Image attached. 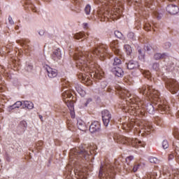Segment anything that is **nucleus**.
I'll return each instance as SVG.
<instances>
[{
  "mask_svg": "<svg viewBox=\"0 0 179 179\" xmlns=\"http://www.w3.org/2000/svg\"><path fill=\"white\" fill-rule=\"evenodd\" d=\"M139 93L147 96L152 100L146 103L145 110L149 114H155V110H158L161 114L166 113L169 106L166 105H162L160 102V92L153 87V85H143L138 90Z\"/></svg>",
  "mask_w": 179,
  "mask_h": 179,
  "instance_id": "nucleus-1",
  "label": "nucleus"
},
{
  "mask_svg": "<svg viewBox=\"0 0 179 179\" xmlns=\"http://www.w3.org/2000/svg\"><path fill=\"white\" fill-rule=\"evenodd\" d=\"M108 52V49L107 48V45H101L98 48H95L92 52H84L79 53V55L76 57L77 59V64H80L82 66H85V65H87V66H89L88 64H90L89 61H92L93 58V55H98V57H104L106 54Z\"/></svg>",
  "mask_w": 179,
  "mask_h": 179,
  "instance_id": "nucleus-2",
  "label": "nucleus"
},
{
  "mask_svg": "<svg viewBox=\"0 0 179 179\" xmlns=\"http://www.w3.org/2000/svg\"><path fill=\"white\" fill-rule=\"evenodd\" d=\"M120 169H121L120 166L115 168L111 165L101 166L99 177L101 179H114V176Z\"/></svg>",
  "mask_w": 179,
  "mask_h": 179,
  "instance_id": "nucleus-3",
  "label": "nucleus"
},
{
  "mask_svg": "<svg viewBox=\"0 0 179 179\" xmlns=\"http://www.w3.org/2000/svg\"><path fill=\"white\" fill-rule=\"evenodd\" d=\"M89 156H90L89 151L85 149L82 148H74L71 150L70 160H71V162H74V163H76L78 162L77 160H80L81 159L89 160Z\"/></svg>",
  "mask_w": 179,
  "mask_h": 179,
  "instance_id": "nucleus-4",
  "label": "nucleus"
},
{
  "mask_svg": "<svg viewBox=\"0 0 179 179\" xmlns=\"http://www.w3.org/2000/svg\"><path fill=\"white\" fill-rule=\"evenodd\" d=\"M117 143H122V145H129L133 148H145V143L143 141H141L136 138H128L124 136H119L117 137Z\"/></svg>",
  "mask_w": 179,
  "mask_h": 179,
  "instance_id": "nucleus-5",
  "label": "nucleus"
},
{
  "mask_svg": "<svg viewBox=\"0 0 179 179\" xmlns=\"http://www.w3.org/2000/svg\"><path fill=\"white\" fill-rule=\"evenodd\" d=\"M166 87L172 94H176L179 92V83L176 79H168L166 83Z\"/></svg>",
  "mask_w": 179,
  "mask_h": 179,
  "instance_id": "nucleus-6",
  "label": "nucleus"
},
{
  "mask_svg": "<svg viewBox=\"0 0 179 179\" xmlns=\"http://www.w3.org/2000/svg\"><path fill=\"white\" fill-rule=\"evenodd\" d=\"M62 97L64 103L66 104L68 108L70 110V111H73V101L71 100H66V99H73V95L72 94V92L68 90H65L64 92L62 93Z\"/></svg>",
  "mask_w": 179,
  "mask_h": 179,
  "instance_id": "nucleus-7",
  "label": "nucleus"
},
{
  "mask_svg": "<svg viewBox=\"0 0 179 179\" xmlns=\"http://www.w3.org/2000/svg\"><path fill=\"white\" fill-rule=\"evenodd\" d=\"M89 131L91 134H97L101 131V124L99 121H94L90 125Z\"/></svg>",
  "mask_w": 179,
  "mask_h": 179,
  "instance_id": "nucleus-8",
  "label": "nucleus"
},
{
  "mask_svg": "<svg viewBox=\"0 0 179 179\" xmlns=\"http://www.w3.org/2000/svg\"><path fill=\"white\" fill-rule=\"evenodd\" d=\"M102 120L105 127H108L110 121H111V113L108 110H103L101 112Z\"/></svg>",
  "mask_w": 179,
  "mask_h": 179,
  "instance_id": "nucleus-9",
  "label": "nucleus"
},
{
  "mask_svg": "<svg viewBox=\"0 0 179 179\" xmlns=\"http://www.w3.org/2000/svg\"><path fill=\"white\" fill-rule=\"evenodd\" d=\"M110 71L114 75L117 76V78H122L124 76V71L120 66H111Z\"/></svg>",
  "mask_w": 179,
  "mask_h": 179,
  "instance_id": "nucleus-10",
  "label": "nucleus"
},
{
  "mask_svg": "<svg viewBox=\"0 0 179 179\" xmlns=\"http://www.w3.org/2000/svg\"><path fill=\"white\" fill-rule=\"evenodd\" d=\"M166 11L169 12L170 15H177L179 12V8L176 5L169 4L166 7Z\"/></svg>",
  "mask_w": 179,
  "mask_h": 179,
  "instance_id": "nucleus-11",
  "label": "nucleus"
},
{
  "mask_svg": "<svg viewBox=\"0 0 179 179\" xmlns=\"http://www.w3.org/2000/svg\"><path fill=\"white\" fill-rule=\"evenodd\" d=\"M110 48L116 55H121V50L118 48V41H113L110 43Z\"/></svg>",
  "mask_w": 179,
  "mask_h": 179,
  "instance_id": "nucleus-12",
  "label": "nucleus"
},
{
  "mask_svg": "<svg viewBox=\"0 0 179 179\" xmlns=\"http://www.w3.org/2000/svg\"><path fill=\"white\" fill-rule=\"evenodd\" d=\"M46 71H47L48 78H57V76L58 75V71H57V69H52L50 66L46 67Z\"/></svg>",
  "mask_w": 179,
  "mask_h": 179,
  "instance_id": "nucleus-13",
  "label": "nucleus"
},
{
  "mask_svg": "<svg viewBox=\"0 0 179 179\" xmlns=\"http://www.w3.org/2000/svg\"><path fill=\"white\" fill-rule=\"evenodd\" d=\"M127 69H139V63L135 60H130L128 63H126Z\"/></svg>",
  "mask_w": 179,
  "mask_h": 179,
  "instance_id": "nucleus-14",
  "label": "nucleus"
},
{
  "mask_svg": "<svg viewBox=\"0 0 179 179\" xmlns=\"http://www.w3.org/2000/svg\"><path fill=\"white\" fill-rule=\"evenodd\" d=\"M62 57V54L61 53V49L57 48L55 50L51 55V58L54 61H58L59 59H61Z\"/></svg>",
  "mask_w": 179,
  "mask_h": 179,
  "instance_id": "nucleus-15",
  "label": "nucleus"
},
{
  "mask_svg": "<svg viewBox=\"0 0 179 179\" xmlns=\"http://www.w3.org/2000/svg\"><path fill=\"white\" fill-rule=\"evenodd\" d=\"M27 128V122L24 120H22L20 122V124L17 126V131H20V132H24Z\"/></svg>",
  "mask_w": 179,
  "mask_h": 179,
  "instance_id": "nucleus-16",
  "label": "nucleus"
},
{
  "mask_svg": "<svg viewBox=\"0 0 179 179\" xmlns=\"http://www.w3.org/2000/svg\"><path fill=\"white\" fill-rule=\"evenodd\" d=\"M77 126L78 129H80V131H85L87 129V127H86V124L85 123V122H83V120H78Z\"/></svg>",
  "mask_w": 179,
  "mask_h": 179,
  "instance_id": "nucleus-17",
  "label": "nucleus"
},
{
  "mask_svg": "<svg viewBox=\"0 0 179 179\" xmlns=\"http://www.w3.org/2000/svg\"><path fill=\"white\" fill-rule=\"evenodd\" d=\"M169 57L167 53H155L154 55V59L159 61V59H166Z\"/></svg>",
  "mask_w": 179,
  "mask_h": 179,
  "instance_id": "nucleus-18",
  "label": "nucleus"
},
{
  "mask_svg": "<svg viewBox=\"0 0 179 179\" xmlns=\"http://www.w3.org/2000/svg\"><path fill=\"white\" fill-rule=\"evenodd\" d=\"M76 92H78V93L80 94L81 97H85V96H86V91H85V90H83L82 87L77 85L76 87Z\"/></svg>",
  "mask_w": 179,
  "mask_h": 179,
  "instance_id": "nucleus-19",
  "label": "nucleus"
},
{
  "mask_svg": "<svg viewBox=\"0 0 179 179\" xmlns=\"http://www.w3.org/2000/svg\"><path fill=\"white\" fill-rule=\"evenodd\" d=\"M24 106L28 108V110H32V108L34 107L33 102L29 101H24Z\"/></svg>",
  "mask_w": 179,
  "mask_h": 179,
  "instance_id": "nucleus-20",
  "label": "nucleus"
},
{
  "mask_svg": "<svg viewBox=\"0 0 179 179\" xmlns=\"http://www.w3.org/2000/svg\"><path fill=\"white\" fill-rule=\"evenodd\" d=\"M74 1V3L76 4V6L75 8H71V10L73 12H76V13H80V7L78 6L79 5V0H73Z\"/></svg>",
  "mask_w": 179,
  "mask_h": 179,
  "instance_id": "nucleus-21",
  "label": "nucleus"
},
{
  "mask_svg": "<svg viewBox=\"0 0 179 179\" xmlns=\"http://www.w3.org/2000/svg\"><path fill=\"white\" fill-rule=\"evenodd\" d=\"M138 53L139 59H143L145 58V50L141 49V48L138 47Z\"/></svg>",
  "mask_w": 179,
  "mask_h": 179,
  "instance_id": "nucleus-22",
  "label": "nucleus"
},
{
  "mask_svg": "<svg viewBox=\"0 0 179 179\" xmlns=\"http://www.w3.org/2000/svg\"><path fill=\"white\" fill-rule=\"evenodd\" d=\"M114 34L117 38H119L120 40H125V38L124 37V35L121 31H115Z\"/></svg>",
  "mask_w": 179,
  "mask_h": 179,
  "instance_id": "nucleus-23",
  "label": "nucleus"
},
{
  "mask_svg": "<svg viewBox=\"0 0 179 179\" xmlns=\"http://www.w3.org/2000/svg\"><path fill=\"white\" fill-rule=\"evenodd\" d=\"M122 62L121 61V59H120V57H115L112 66H120V65H121Z\"/></svg>",
  "mask_w": 179,
  "mask_h": 179,
  "instance_id": "nucleus-24",
  "label": "nucleus"
},
{
  "mask_svg": "<svg viewBox=\"0 0 179 179\" xmlns=\"http://www.w3.org/2000/svg\"><path fill=\"white\" fill-rule=\"evenodd\" d=\"M124 48L127 55H131V54H132V48H131L129 45H125L124 46Z\"/></svg>",
  "mask_w": 179,
  "mask_h": 179,
  "instance_id": "nucleus-25",
  "label": "nucleus"
},
{
  "mask_svg": "<svg viewBox=\"0 0 179 179\" xmlns=\"http://www.w3.org/2000/svg\"><path fill=\"white\" fill-rule=\"evenodd\" d=\"M22 105H23V102L18 101L15 102L13 106H10V107L12 108V110H14V108H19Z\"/></svg>",
  "mask_w": 179,
  "mask_h": 179,
  "instance_id": "nucleus-26",
  "label": "nucleus"
},
{
  "mask_svg": "<svg viewBox=\"0 0 179 179\" xmlns=\"http://www.w3.org/2000/svg\"><path fill=\"white\" fill-rule=\"evenodd\" d=\"M73 38H76V40H80V38H85V34H83V32L77 33L74 34Z\"/></svg>",
  "mask_w": 179,
  "mask_h": 179,
  "instance_id": "nucleus-27",
  "label": "nucleus"
},
{
  "mask_svg": "<svg viewBox=\"0 0 179 179\" xmlns=\"http://www.w3.org/2000/svg\"><path fill=\"white\" fill-rule=\"evenodd\" d=\"M145 179H156V173L155 172L148 173Z\"/></svg>",
  "mask_w": 179,
  "mask_h": 179,
  "instance_id": "nucleus-28",
  "label": "nucleus"
},
{
  "mask_svg": "<svg viewBox=\"0 0 179 179\" xmlns=\"http://www.w3.org/2000/svg\"><path fill=\"white\" fill-rule=\"evenodd\" d=\"M123 93V96L124 97H128L129 99V97H131V92H129V91L128 90H123L122 91Z\"/></svg>",
  "mask_w": 179,
  "mask_h": 179,
  "instance_id": "nucleus-29",
  "label": "nucleus"
},
{
  "mask_svg": "<svg viewBox=\"0 0 179 179\" xmlns=\"http://www.w3.org/2000/svg\"><path fill=\"white\" fill-rule=\"evenodd\" d=\"M150 163H153L154 164H156L159 160L156 157H151L149 159Z\"/></svg>",
  "mask_w": 179,
  "mask_h": 179,
  "instance_id": "nucleus-30",
  "label": "nucleus"
},
{
  "mask_svg": "<svg viewBox=\"0 0 179 179\" xmlns=\"http://www.w3.org/2000/svg\"><path fill=\"white\" fill-rule=\"evenodd\" d=\"M25 70L27 72H31V71H33V65L31 64H27L25 66Z\"/></svg>",
  "mask_w": 179,
  "mask_h": 179,
  "instance_id": "nucleus-31",
  "label": "nucleus"
},
{
  "mask_svg": "<svg viewBox=\"0 0 179 179\" xmlns=\"http://www.w3.org/2000/svg\"><path fill=\"white\" fill-rule=\"evenodd\" d=\"M90 9H91L90 5L87 4L85 8V12L86 15H90Z\"/></svg>",
  "mask_w": 179,
  "mask_h": 179,
  "instance_id": "nucleus-32",
  "label": "nucleus"
},
{
  "mask_svg": "<svg viewBox=\"0 0 179 179\" xmlns=\"http://www.w3.org/2000/svg\"><path fill=\"white\" fill-rule=\"evenodd\" d=\"M159 66L160 65L159 64V63H154L152 64V69H154V71H157L159 69Z\"/></svg>",
  "mask_w": 179,
  "mask_h": 179,
  "instance_id": "nucleus-33",
  "label": "nucleus"
},
{
  "mask_svg": "<svg viewBox=\"0 0 179 179\" xmlns=\"http://www.w3.org/2000/svg\"><path fill=\"white\" fill-rule=\"evenodd\" d=\"M127 37L128 38H129L130 40H135V34H134V32H129L127 34Z\"/></svg>",
  "mask_w": 179,
  "mask_h": 179,
  "instance_id": "nucleus-34",
  "label": "nucleus"
},
{
  "mask_svg": "<svg viewBox=\"0 0 179 179\" xmlns=\"http://www.w3.org/2000/svg\"><path fill=\"white\" fill-rule=\"evenodd\" d=\"M162 147L164 149H167L169 148V141H167V140H164L162 142Z\"/></svg>",
  "mask_w": 179,
  "mask_h": 179,
  "instance_id": "nucleus-35",
  "label": "nucleus"
},
{
  "mask_svg": "<svg viewBox=\"0 0 179 179\" xmlns=\"http://www.w3.org/2000/svg\"><path fill=\"white\" fill-rule=\"evenodd\" d=\"M134 160V156H129L126 158V162L127 163V164H129V163L131 162V161Z\"/></svg>",
  "mask_w": 179,
  "mask_h": 179,
  "instance_id": "nucleus-36",
  "label": "nucleus"
},
{
  "mask_svg": "<svg viewBox=\"0 0 179 179\" xmlns=\"http://www.w3.org/2000/svg\"><path fill=\"white\" fill-rule=\"evenodd\" d=\"M152 45H145L144 46V50H145V51H152Z\"/></svg>",
  "mask_w": 179,
  "mask_h": 179,
  "instance_id": "nucleus-37",
  "label": "nucleus"
},
{
  "mask_svg": "<svg viewBox=\"0 0 179 179\" xmlns=\"http://www.w3.org/2000/svg\"><path fill=\"white\" fill-rule=\"evenodd\" d=\"M101 89H106L107 87V81H102L101 83Z\"/></svg>",
  "mask_w": 179,
  "mask_h": 179,
  "instance_id": "nucleus-38",
  "label": "nucleus"
},
{
  "mask_svg": "<svg viewBox=\"0 0 179 179\" xmlns=\"http://www.w3.org/2000/svg\"><path fill=\"white\" fill-rule=\"evenodd\" d=\"M144 29L146 31H149V30L152 29V27L150 26V24H146L144 27Z\"/></svg>",
  "mask_w": 179,
  "mask_h": 179,
  "instance_id": "nucleus-39",
  "label": "nucleus"
},
{
  "mask_svg": "<svg viewBox=\"0 0 179 179\" xmlns=\"http://www.w3.org/2000/svg\"><path fill=\"white\" fill-rule=\"evenodd\" d=\"M92 101H93V99L92 98L87 99L86 103H85V106L87 107L88 104H90Z\"/></svg>",
  "mask_w": 179,
  "mask_h": 179,
  "instance_id": "nucleus-40",
  "label": "nucleus"
},
{
  "mask_svg": "<svg viewBox=\"0 0 179 179\" xmlns=\"http://www.w3.org/2000/svg\"><path fill=\"white\" fill-rule=\"evenodd\" d=\"M43 141H38L36 143V146H37V148H38V149H41V148H43Z\"/></svg>",
  "mask_w": 179,
  "mask_h": 179,
  "instance_id": "nucleus-41",
  "label": "nucleus"
},
{
  "mask_svg": "<svg viewBox=\"0 0 179 179\" xmlns=\"http://www.w3.org/2000/svg\"><path fill=\"white\" fill-rule=\"evenodd\" d=\"M152 2H153V0H146L145 1L146 6L150 8V5H152Z\"/></svg>",
  "mask_w": 179,
  "mask_h": 179,
  "instance_id": "nucleus-42",
  "label": "nucleus"
},
{
  "mask_svg": "<svg viewBox=\"0 0 179 179\" xmlns=\"http://www.w3.org/2000/svg\"><path fill=\"white\" fill-rule=\"evenodd\" d=\"M138 169H139V165H134V166L133 168L134 173H136V171H138Z\"/></svg>",
  "mask_w": 179,
  "mask_h": 179,
  "instance_id": "nucleus-43",
  "label": "nucleus"
},
{
  "mask_svg": "<svg viewBox=\"0 0 179 179\" xmlns=\"http://www.w3.org/2000/svg\"><path fill=\"white\" fill-rule=\"evenodd\" d=\"M174 159V154H170L168 157V160H173Z\"/></svg>",
  "mask_w": 179,
  "mask_h": 179,
  "instance_id": "nucleus-44",
  "label": "nucleus"
},
{
  "mask_svg": "<svg viewBox=\"0 0 179 179\" xmlns=\"http://www.w3.org/2000/svg\"><path fill=\"white\" fill-rule=\"evenodd\" d=\"M165 47L166 48H170V47H171V43L169 42L165 43Z\"/></svg>",
  "mask_w": 179,
  "mask_h": 179,
  "instance_id": "nucleus-45",
  "label": "nucleus"
},
{
  "mask_svg": "<svg viewBox=\"0 0 179 179\" xmlns=\"http://www.w3.org/2000/svg\"><path fill=\"white\" fill-rule=\"evenodd\" d=\"M10 24H13V20H12V17H8Z\"/></svg>",
  "mask_w": 179,
  "mask_h": 179,
  "instance_id": "nucleus-46",
  "label": "nucleus"
},
{
  "mask_svg": "<svg viewBox=\"0 0 179 179\" xmlns=\"http://www.w3.org/2000/svg\"><path fill=\"white\" fill-rule=\"evenodd\" d=\"M38 34L40 36H44V30L39 31Z\"/></svg>",
  "mask_w": 179,
  "mask_h": 179,
  "instance_id": "nucleus-47",
  "label": "nucleus"
},
{
  "mask_svg": "<svg viewBox=\"0 0 179 179\" xmlns=\"http://www.w3.org/2000/svg\"><path fill=\"white\" fill-rule=\"evenodd\" d=\"M174 136L176 139H179V134L178 133H174Z\"/></svg>",
  "mask_w": 179,
  "mask_h": 179,
  "instance_id": "nucleus-48",
  "label": "nucleus"
},
{
  "mask_svg": "<svg viewBox=\"0 0 179 179\" xmlns=\"http://www.w3.org/2000/svg\"><path fill=\"white\" fill-rule=\"evenodd\" d=\"M78 176H79L80 177H82V172H78Z\"/></svg>",
  "mask_w": 179,
  "mask_h": 179,
  "instance_id": "nucleus-49",
  "label": "nucleus"
},
{
  "mask_svg": "<svg viewBox=\"0 0 179 179\" xmlns=\"http://www.w3.org/2000/svg\"><path fill=\"white\" fill-rule=\"evenodd\" d=\"M83 25L85 28L87 27V23H84Z\"/></svg>",
  "mask_w": 179,
  "mask_h": 179,
  "instance_id": "nucleus-50",
  "label": "nucleus"
},
{
  "mask_svg": "<svg viewBox=\"0 0 179 179\" xmlns=\"http://www.w3.org/2000/svg\"><path fill=\"white\" fill-rule=\"evenodd\" d=\"M40 120H43V116L41 115H39Z\"/></svg>",
  "mask_w": 179,
  "mask_h": 179,
  "instance_id": "nucleus-51",
  "label": "nucleus"
},
{
  "mask_svg": "<svg viewBox=\"0 0 179 179\" xmlns=\"http://www.w3.org/2000/svg\"><path fill=\"white\" fill-rule=\"evenodd\" d=\"M169 2H174L175 0H168Z\"/></svg>",
  "mask_w": 179,
  "mask_h": 179,
  "instance_id": "nucleus-52",
  "label": "nucleus"
},
{
  "mask_svg": "<svg viewBox=\"0 0 179 179\" xmlns=\"http://www.w3.org/2000/svg\"><path fill=\"white\" fill-rule=\"evenodd\" d=\"M6 159H7L8 162H9V160H10V159H9V157H7Z\"/></svg>",
  "mask_w": 179,
  "mask_h": 179,
  "instance_id": "nucleus-53",
  "label": "nucleus"
},
{
  "mask_svg": "<svg viewBox=\"0 0 179 179\" xmlns=\"http://www.w3.org/2000/svg\"><path fill=\"white\" fill-rule=\"evenodd\" d=\"M15 29H16V30H17V29H19V27H15Z\"/></svg>",
  "mask_w": 179,
  "mask_h": 179,
  "instance_id": "nucleus-54",
  "label": "nucleus"
},
{
  "mask_svg": "<svg viewBox=\"0 0 179 179\" xmlns=\"http://www.w3.org/2000/svg\"><path fill=\"white\" fill-rule=\"evenodd\" d=\"M177 115L179 117V111L177 113Z\"/></svg>",
  "mask_w": 179,
  "mask_h": 179,
  "instance_id": "nucleus-55",
  "label": "nucleus"
},
{
  "mask_svg": "<svg viewBox=\"0 0 179 179\" xmlns=\"http://www.w3.org/2000/svg\"><path fill=\"white\" fill-rule=\"evenodd\" d=\"M76 51H79V48H76Z\"/></svg>",
  "mask_w": 179,
  "mask_h": 179,
  "instance_id": "nucleus-56",
  "label": "nucleus"
},
{
  "mask_svg": "<svg viewBox=\"0 0 179 179\" xmlns=\"http://www.w3.org/2000/svg\"><path fill=\"white\" fill-rule=\"evenodd\" d=\"M65 90V89H63L62 90V92H64Z\"/></svg>",
  "mask_w": 179,
  "mask_h": 179,
  "instance_id": "nucleus-57",
  "label": "nucleus"
},
{
  "mask_svg": "<svg viewBox=\"0 0 179 179\" xmlns=\"http://www.w3.org/2000/svg\"><path fill=\"white\" fill-rule=\"evenodd\" d=\"M92 66H91V67H90V70H92Z\"/></svg>",
  "mask_w": 179,
  "mask_h": 179,
  "instance_id": "nucleus-58",
  "label": "nucleus"
},
{
  "mask_svg": "<svg viewBox=\"0 0 179 179\" xmlns=\"http://www.w3.org/2000/svg\"><path fill=\"white\" fill-rule=\"evenodd\" d=\"M21 45L23 47V43H21Z\"/></svg>",
  "mask_w": 179,
  "mask_h": 179,
  "instance_id": "nucleus-59",
  "label": "nucleus"
},
{
  "mask_svg": "<svg viewBox=\"0 0 179 179\" xmlns=\"http://www.w3.org/2000/svg\"><path fill=\"white\" fill-rule=\"evenodd\" d=\"M158 125H160V122L158 123Z\"/></svg>",
  "mask_w": 179,
  "mask_h": 179,
  "instance_id": "nucleus-60",
  "label": "nucleus"
},
{
  "mask_svg": "<svg viewBox=\"0 0 179 179\" xmlns=\"http://www.w3.org/2000/svg\"><path fill=\"white\" fill-rule=\"evenodd\" d=\"M49 163H51V161H49Z\"/></svg>",
  "mask_w": 179,
  "mask_h": 179,
  "instance_id": "nucleus-61",
  "label": "nucleus"
},
{
  "mask_svg": "<svg viewBox=\"0 0 179 179\" xmlns=\"http://www.w3.org/2000/svg\"><path fill=\"white\" fill-rule=\"evenodd\" d=\"M76 173H78V172H75L76 174Z\"/></svg>",
  "mask_w": 179,
  "mask_h": 179,
  "instance_id": "nucleus-62",
  "label": "nucleus"
},
{
  "mask_svg": "<svg viewBox=\"0 0 179 179\" xmlns=\"http://www.w3.org/2000/svg\"><path fill=\"white\" fill-rule=\"evenodd\" d=\"M62 1H66V0H62Z\"/></svg>",
  "mask_w": 179,
  "mask_h": 179,
  "instance_id": "nucleus-63",
  "label": "nucleus"
},
{
  "mask_svg": "<svg viewBox=\"0 0 179 179\" xmlns=\"http://www.w3.org/2000/svg\"><path fill=\"white\" fill-rule=\"evenodd\" d=\"M0 15H1V10H0Z\"/></svg>",
  "mask_w": 179,
  "mask_h": 179,
  "instance_id": "nucleus-64",
  "label": "nucleus"
}]
</instances>
